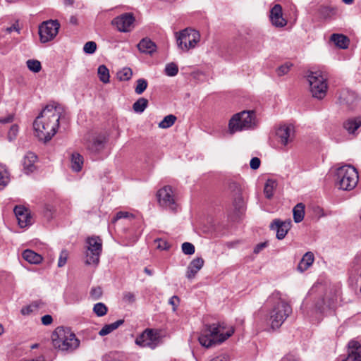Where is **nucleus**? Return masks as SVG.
<instances>
[{
	"label": "nucleus",
	"mask_w": 361,
	"mask_h": 361,
	"mask_svg": "<svg viewBox=\"0 0 361 361\" xmlns=\"http://www.w3.org/2000/svg\"><path fill=\"white\" fill-rule=\"evenodd\" d=\"M63 107L53 102L47 104L33 122L35 135L44 143L56 133Z\"/></svg>",
	"instance_id": "1"
},
{
	"label": "nucleus",
	"mask_w": 361,
	"mask_h": 361,
	"mask_svg": "<svg viewBox=\"0 0 361 361\" xmlns=\"http://www.w3.org/2000/svg\"><path fill=\"white\" fill-rule=\"evenodd\" d=\"M267 304L271 306L269 314L270 326L272 329H279L292 313V307L276 290L268 298Z\"/></svg>",
	"instance_id": "2"
},
{
	"label": "nucleus",
	"mask_w": 361,
	"mask_h": 361,
	"mask_svg": "<svg viewBox=\"0 0 361 361\" xmlns=\"http://www.w3.org/2000/svg\"><path fill=\"white\" fill-rule=\"evenodd\" d=\"M224 326L219 324H206L198 338L200 343L208 348L214 345L220 344L232 336L234 330L232 329L226 333L224 332Z\"/></svg>",
	"instance_id": "3"
},
{
	"label": "nucleus",
	"mask_w": 361,
	"mask_h": 361,
	"mask_svg": "<svg viewBox=\"0 0 361 361\" xmlns=\"http://www.w3.org/2000/svg\"><path fill=\"white\" fill-rule=\"evenodd\" d=\"M51 338L54 348L62 351H73L80 344L74 333L69 329L61 326L56 329Z\"/></svg>",
	"instance_id": "4"
},
{
	"label": "nucleus",
	"mask_w": 361,
	"mask_h": 361,
	"mask_svg": "<svg viewBox=\"0 0 361 361\" xmlns=\"http://www.w3.org/2000/svg\"><path fill=\"white\" fill-rule=\"evenodd\" d=\"M305 78L310 85V91L313 97L322 99L326 94L328 85L326 75L320 69H308Z\"/></svg>",
	"instance_id": "5"
},
{
	"label": "nucleus",
	"mask_w": 361,
	"mask_h": 361,
	"mask_svg": "<svg viewBox=\"0 0 361 361\" xmlns=\"http://www.w3.org/2000/svg\"><path fill=\"white\" fill-rule=\"evenodd\" d=\"M336 185L343 190H351L357 184L358 173L356 169L350 165L339 167L336 173Z\"/></svg>",
	"instance_id": "6"
},
{
	"label": "nucleus",
	"mask_w": 361,
	"mask_h": 361,
	"mask_svg": "<svg viewBox=\"0 0 361 361\" xmlns=\"http://www.w3.org/2000/svg\"><path fill=\"white\" fill-rule=\"evenodd\" d=\"M256 126L255 112L243 111L235 114L229 121L228 128L231 134L237 131L251 128Z\"/></svg>",
	"instance_id": "7"
},
{
	"label": "nucleus",
	"mask_w": 361,
	"mask_h": 361,
	"mask_svg": "<svg viewBox=\"0 0 361 361\" xmlns=\"http://www.w3.org/2000/svg\"><path fill=\"white\" fill-rule=\"evenodd\" d=\"M176 36L177 45L183 51L194 49L200 40V32L190 27L176 32Z\"/></svg>",
	"instance_id": "8"
},
{
	"label": "nucleus",
	"mask_w": 361,
	"mask_h": 361,
	"mask_svg": "<svg viewBox=\"0 0 361 361\" xmlns=\"http://www.w3.org/2000/svg\"><path fill=\"white\" fill-rule=\"evenodd\" d=\"M160 342V331L154 329H146L135 341L136 345L141 348L154 349Z\"/></svg>",
	"instance_id": "9"
},
{
	"label": "nucleus",
	"mask_w": 361,
	"mask_h": 361,
	"mask_svg": "<svg viewBox=\"0 0 361 361\" xmlns=\"http://www.w3.org/2000/svg\"><path fill=\"white\" fill-rule=\"evenodd\" d=\"M88 244L86 251V264H97L102 250V240L99 237H91L87 239Z\"/></svg>",
	"instance_id": "10"
},
{
	"label": "nucleus",
	"mask_w": 361,
	"mask_h": 361,
	"mask_svg": "<svg viewBox=\"0 0 361 361\" xmlns=\"http://www.w3.org/2000/svg\"><path fill=\"white\" fill-rule=\"evenodd\" d=\"M339 105L347 111H353L357 106L360 98L354 91L343 88L338 92Z\"/></svg>",
	"instance_id": "11"
},
{
	"label": "nucleus",
	"mask_w": 361,
	"mask_h": 361,
	"mask_svg": "<svg viewBox=\"0 0 361 361\" xmlns=\"http://www.w3.org/2000/svg\"><path fill=\"white\" fill-rule=\"evenodd\" d=\"M60 24L57 20L43 22L39 27V35L42 43L52 40L58 34Z\"/></svg>",
	"instance_id": "12"
},
{
	"label": "nucleus",
	"mask_w": 361,
	"mask_h": 361,
	"mask_svg": "<svg viewBox=\"0 0 361 361\" xmlns=\"http://www.w3.org/2000/svg\"><path fill=\"white\" fill-rule=\"evenodd\" d=\"M159 204L161 207L172 212H176L178 204L175 200L171 186L166 185L159 189L157 194Z\"/></svg>",
	"instance_id": "13"
},
{
	"label": "nucleus",
	"mask_w": 361,
	"mask_h": 361,
	"mask_svg": "<svg viewBox=\"0 0 361 361\" xmlns=\"http://www.w3.org/2000/svg\"><path fill=\"white\" fill-rule=\"evenodd\" d=\"M135 18L132 13H123L112 20V25L121 32H130L134 27Z\"/></svg>",
	"instance_id": "14"
},
{
	"label": "nucleus",
	"mask_w": 361,
	"mask_h": 361,
	"mask_svg": "<svg viewBox=\"0 0 361 361\" xmlns=\"http://www.w3.org/2000/svg\"><path fill=\"white\" fill-rule=\"evenodd\" d=\"M13 212L20 228H25L32 224L30 212L25 207L17 205Z\"/></svg>",
	"instance_id": "15"
},
{
	"label": "nucleus",
	"mask_w": 361,
	"mask_h": 361,
	"mask_svg": "<svg viewBox=\"0 0 361 361\" xmlns=\"http://www.w3.org/2000/svg\"><path fill=\"white\" fill-rule=\"evenodd\" d=\"M106 137L103 135L94 137L86 142V148L90 154H97L104 149Z\"/></svg>",
	"instance_id": "16"
},
{
	"label": "nucleus",
	"mask_w": 361,
	"mask_h": 361,
	"mask_svg": "<svg viewBox=\"0 0 361 361\" xmlns=\"http://www.w3.org/2000/svg\"><path fill=\"white\" fill-rule=\"evenodd\" d=\"M293 127L290 125L281 126L276 131L278 142L283 146H286L293 140Z\"/></svg>",
	"instance_id": "17"
},
{
	"label": "nucleus",
	"mask_w": 361,
	"mask_h": 361,
	"mask_svg": "<svg viewBox=\"0 0 361 361\" xmlns=\"http://www.w3.org/2000/svg\"><path fill=\"white\" fill-rule=\"evenodd\" d=\"M290 226V221H282L278 219H274L270 224V228L276 231V238L279 240H282L285 238Z\"/></svg>",
	"instance_id": "18"
},
{
	"label": "nucleus",
	"mask_w": 361,
	"mask_h": 361,
	"mask_svg": "<svg viewBox=\"0 0 361 361\" xmlns=\"http://www.w3.org/2000/svg\"><path fill=\"white\" fill-rule=\"evenodd\" d=\"M335 302L334 298L329 295L319 298L314 302V310L317 313H324L326 310L334 308Z\"/></svg>",
	"instance_id": "19"
},
{
	"label": "nucleus",
	"mask_w": 361,
	"mask_h": 361,
	"mask_svg": "<svg viewBox=\"0 0 361 361\" xmlns=\"http://www.w3.org/2000/svg\"><path fill=\"white\" fill-rule=\"evenodd\" d=\"M271 23L276 27H283L286 25V20L283 18L282 7L280 4H276L270 11Z\"/></svg>",
	"instance_id": "20"
},
{
	"label": "nucleus",
	"mask_w": 361,
	"mask_h": 361,
	"mask_svg": "<svg viewBox=\"0 0 361 361\" xmlns=\"http://www.w3.org/2000/svg\"><path fill=\"white\" fill-rule=\"evenodd\" d=\"M342 361H361V345L357 341L349 342L348 356Z\"/></svg>",
	"instance_id": "21"
},
{
	"label": "nucleus",
	"mask_w": 361,
	"mask_h": 361,
	"mask_svg": "<svg viewBox=\"0 0 361 361\" xmlns=\"http://www.w3.org/2000/svg\"><path fill=\"white\" fill-rule=\"evenodd\" d=\"M204 259L202 257H197L192 259L187 268L186 277L188 279L195 278L197 273L202 268Z\"/></svg>",
	"instance_id": "22"
},
{
	"label": "nucleus",
	"mask_w": 361,
	"mask_h": 361,
	"mask_svg": "<svg viewBox=\"0 0 361 361\" xmlns=\"http://www.w3.org/2000/svg\"><path fill=\"white\" fill-rule=\"evenodd\" d=\"M361 126V116L350 118L345 121L343 127L349 134H354Z\"/></svg>",
	"instance_id": "23"
},
{
	"label": "nucleus",
	"mask_w": 361,
	"mask_h": 361,
	"mask_svg": "<svg viewBox=\"0 0 361 361\" xmlns=\"http://www.w3.org/2000/svg\"><path fill=\"white\" fill-rule=\"evenodd\" d=\"M330 40L337 47L343 49H347L350 44L349 38L343 34H333L330 37Z\"/></svg>",
	"instance_id": "24"
},
{
	"label": "nucleus",
	"mask_w": 361,
	"mask_h": 361,
	"mask_svg": "<svg viewBox=\"0 0 361 361\" xmlns=\"http://www.w3.org/2000/svg\"><path fill=\"white\" fill-rule=\"evenodd\" d=\"M314 257L312 252H306L298 265V270L300 272L306 271L314 262Z\"/></svg>",
	"instance_id": "25"
},
{
	"label": "nucleus",
	"mask_w": 361,
	"mask_h": 361,
	"mask_svg": "<svg viewBox=\"0 0 361 361\" xmlns=\"http://www.w3.org/2000/svg\"><path fill=\"white\" fill-rule=\"evenodd\" d=\"M138 49L145 54H152L156 51V44L149 39L144 38L137 44Z\"/></svg>",
	"instance_id": "26"
},
{
	"label": "nucleus",
	"mask_w": 361,
	"mask_h": 361,
	"mask_svg": "<svg viewBox=\"0 0 361 361\" xmlns=\"http://www.w3.org/2000/svg\"><path fill=\"white\" fill-rule=\"evenodd\" d=\"M37 157L35 153L29 152H27L23 159V167L26 173L32 172L35 169V163Z\"/></svg>",
	"instance_id": "27"
},
{
	"label": "nucleus",
	"mask_w": 361,
	"mask_h": 361,
	"mask_svg": "<svg viewBox=\"0 0 361 361\" xmlns=\"http://www.w3.org/2000/svg\"><path fill=\"white\" fill-rule=\"evenodd\" d=\"M83 157L78 152H73L71 158V166L73 171L79 172L83 166Z\"/></svg>",
	"instance_id": "28"
},
{
	"label": "nucleus",
	"mask_w": 361,
	"mask_h": 361,
	"mask_svg": "<svg viewBox=\"0 0 361 361\" xmlns=\"http://www.w3.org/2000/svg\"><path fill=\"white\" fill-rule=\"evenodd\" d=\"M23 258L30 264H39L42 257L31 250H25L22 254Z\"/></svg>",
	"instance_id": "29"
},
{
	"label": "nucleus",
	"mask_w": 361,
	"mask_h": 361,
	"mask_svg": "<svg viewBox=\"0 0 361 361\" xmlns=\"http://www.w3.org/2000/svg\"><path fill=\"white\" fill-rule=\"evenodd\" d=\"M124 323L123 319H118L116 322L106 324L103 326V328L99 331V334L102 336L108 335L109 334L111 333L113 331L118 329L121 325H122Z\"/></svg>",
	"instance_id": "30"
},
{
	"label": "nucleus",
	"mask_w": 361,
	"mask_h": 361,
	"mask_svg": "<svg viewBox=\"0 0 361 361\" xmlns=\"http://www.w3.org/2000/svg\"><path fill=\"white\" fill-rule=\"evenodd\" d=\"M293 219L295 223L301 222L305 216V205L302 203L297 204L293 209Z\"/></svg>",
	"instance_id": "31"
},
{
	"label": "nucleus",
	"mask_w": 361,
	"mask_h": 361,
	"mask_svg": "<svg viewBox=\"0 0 361 361\" xmlns=\"http://www.w3.org/2000/svg\"><path fill=\"white\" fill-rule=\"evenodd\" d=\"M277 186L276 180L269 179L266 182L264 188V193L267 199H271L274 195V190Z\"/></svg>",
	"instance_id": "32"
},
{
	"label": "nucleus",
	"mask_w": 361,
	"mask_h": 361,
	"mask_svg": "<svg viewBox=\"0 0 361 361\" xmlns=\"http://www.w3.org/2000/svg\"><path fill=\"white\" fill-rule=\"evenodd\" d=\"M9 182V174L4 165L0 164V190H3Z\"/></svg>",
	"instance_id": "33"
},
{
	"label": "nucleus",
	"mask_w": 361,
	"mask_h": 361,
	"mask_svg": "<svg viewBox=\"0 0 361 361\" xmlns=\"http://www.w3.org/2000/svg\"><path fill=\"white\" fill-rule=\"evenodd\" d=\"M148 105V100L144 97L139 98L133 105V109L135 112L142 113Z\"/></svg>",
	"instance_id": "34"
},
{
	"label": "nucleus",
	"mask_w": 361,
	"mask_h": 361,
	"mask_svg": "<svg viewBox=\"0 0 361 361\" xmlns=\"http://www.w3.org/2000/svg\"><path fill=\"white\" fill-rule=\"evenodd\" d=\"M176 119V116L173 114L167 115L159 123V127L163 129L169 128L174 124Z\"/></svg>",
	"instance_id": "35"
},
{
	"label": "nucleus",
	"mask_w": 361,
	"mask_h": 361,
	"mask_svg": "<svg viewBox=\"0 0 361 361\" xmlns=\"http://www.w3.org/2000/svg\"><path fill=\"white\" fill-rule=\"evenodd\" d=\"M42 305V303L41 302V301H34L30 305L23 307L21 309V313L23 315L29 314L31 312L37 310Z\"/></svg>",
	"instance_id": "36"
},
{
	"label": "nucleus",
	"mask_w": 361,
	"mask_h": 361,
	"mask_svg": "<svg viewBox=\"0 0 361 361\" xmlns=\"http://www.w3.org/2000/svg\"><path fill=\"white\" fill-rule=\"evenodd\" d=\"M116 75L121 81L128 80L133 75L132 69H121L116 73Z\"/></svg>",
	"instance_id": "37"
},
{
	"label": "nucleus",
	"mask_w": 361,
	"mask_h": 361,
	"mask_svg": "<svg viewBox=\"0 0 361 361\" xmlns=\"http://www.w3.org/2000/svg\"><path fill=\"white\" fill-rule=\"evenodd\" d=\"M233 197L234 207L235 208V209L240 212L244 208L245 206V200L243 197L242 196V193Z\"/></svg>",
	"instance_id": "38"
},
{
	"label": "nucleus",
	"mask_w": 361,
	"mask_h": 361,
	"mask_svg": "<svg viewBox=\"0 0 361 361\" xmlns=\"http://www.w3.org/2000/svg\"><path fill=\"white\" fill-rule=\"evenodd\" d=\"M106 306L102 302H98L94 305L93 311L98 317L104 316L107 312Z\"/></svg>",
	"instance_id": "39"
},
{
	"label": "nucleus",
	"mask_w": 361,
	"mask_h": 361,
	"mask_svg": "<svg viewBox=\"0 0 361 361\" xmlns=\"http://www.w3.org/2000/svg\"><path fill=\"white\" fill-rule=\"evenodd\" d=\"M147 87V81L145 79L140 78L137 80V85L135 92L137 94H142Z\"/></svg>",
	"instance_id": "40"
},
{
	"label": "nucleus",
	"mask_w": 361,
	"mask_h": 361,
	"mask_svg": "<svg viewBox=\"0 0 361 361\" xmlns=\"http://www.w3.org/2000/svg\"><path fill=\"white\" fill-rule=\"evenodd\" d=\"M99 80L104 83L109 82V69H97Z\"/></svg>",
	"instance_id": "41"
},
{
	"label": "nucleus",
	"mask_w": 361,
	"mask_h": 361,
	"mask_svg": "<svg viewBox=\"0 0 361 361\" xmlns=\"http://www.w3.org/2000/svg\"><path fill=\"white\" fill-rule=\"evenodd\" d=\"M228 189L232 192L233 196L242 193V188L240 185L234 181L229 183Z\"/></svg>",
	"instance_id": "42"
},
{
	"label": "nucleus",
	"mask_w": 361,
	"mask_h": 361,
	"mask_svg": "<svg viewBox=\"0 0 361 361\" xmlns=\"http://www.w3.org/2000/svg\"><path fill=\"white\" fill-rule=\"evenodd\" d=\"M182 251L185 255H191L195 253V246L188 242L183 243L182 244Z\"/></svg>",
	"instance_id": "43"
},
{
	"label": "nucleus",
	"mask_w": 361,
	"mask_h": 361,
	"mask_svg": "<svg viewBox=\"0 0 361 361\" xmlns=\"http://www.w3.org/2000/svg\"><path fill=\"white\" fill-rule=\"evenodd\" d=\"M97 44L94 42L90 41L85 44L83 50L87 54H92L96 51Z\"/></svg>",
	"instance_id": "44"
},
{
	"label": "nucleus",
	"mask_w": 361,
	"mask_h": 361,
	"mask_svg": "<svg viewBox=\"0 0 361 361\" xmlns=\"http://www.w3.org/2000/svg\"><path fill=\"white\" fill-rule=\"evenodd\" d=\"M102 295V290L100 287L92 288L90 290V296L93 300H98Z\"/></svg>",
	"instance_id": "45"
},
{
	"label": "nucleus",
	"mask_w": 361,
	"mask_h": 361,
	"mask_svg": "<svg viewBox=\"0 0 361 361\" xmlns=\"http://www.w3.org/2000/svg\"><path fill=\"white\" fill-rule=\"evenodd\" d=\"M103 361H123L119 358L117 353H110L103 357Z\"/></svg>",
	"instance_id": "46"
},
{
	"label": "nucleus",
	"mask_w": 361,
	"mask_h": 361,
	"mask_svg": "<svg viewBox=\"0 0 361 361\" xmlns=\"http://www.w3.org/2000/svg\"><path fill=\"white\" fill-rule=\"evenodd\" d=\"M68 254L66 250L61 251L60 256H59V261H58V267H62L66 264V263L67 262V259H68Z\"/></svg>",
	"instance_id": "47"
},
{
	"label": "nucleus",
	"mask_w": 361,
	"mask_h": 361,
	"mask_svg": "<svg viewBox=\"0 0 361 361\" xmlns=\"http://www.w3.org/2000/svg\"><path fill=\"white\" fill-rule=\"evenodd\" d=\"M123 299L126 302L133 303L135 300V296L133 293L126 292L123 293Z\"/></svg>",
	"instance_id": "48"
},
{
	"label": "nucleus",
	"mask_w": 361,
	"mask_h": 361,
	"mask_svg": "<svg viewBox=\"0 0 361 361\" xmlns=\"http://www.w3.org/2000/svg\"><path fill=\"white\" fill-rule=\"evenodd\" d=\"M260 163V159L258 157H253L251 159L250 162V168L253 170H256L259 169Z\"/></svg>",
	"instance_id": "49"
},
{
	"label": "nucleus",
	"mask_w": 361,
	"mask_h": 361,
	"mask_svg": "<svg viewBox=\"0 0 361 361\" xmlns=\"http://www.w3.org/2000/svg\"><path fill=\"white\" fill-rule=\"evenodd\" d=\"M27 68H41V63L36 59H29L26 62Z\"/></svg>",
	"instance_id": "50"
},
{
	"label": "nucleus",
	"mask_w": 361,
	"mask_h": 361,
	"mask_svg": "<svg viewBox=\"0 0 361 361\" xmlns=\"http://www.w3.org/2000/svg\"><path fill=\"white\" fill-rule=\"evenodd\" d=\"M129 215H130V214L128 212H122V211L118 212L116 213V215L115 216V217H114V219H112V222L115 223L116 221H117L119 219H121L123 218H128L129 216Z\"/></svg>",
	"instance_id": "51"
},
{
	"label": "nucleus",
	"mask_w": 361,
	"mask_h": 361,
	"mask_svg": "<svg viewBox=\"0 0 361 361\" xmlns=\"http://www.w3.org/2000/svg\"><path fill=\"white\" fill-rule=\"evenodd\" d=\"M18 131V127L17 125H13L11 128H10V130L8 132V138L10 140H13V138H15V137L16 136V134Z\"/></svg>",
	"instance_id": "52"
},
{
	"label": "nucleus",
	"mask_w": 361,
	"mask_h": 361,
	"mask_svg": "<svg viewBox=\"0 0 361 361\" xmlns=\"http://www.w3.org/2000/svg\"><path fill=\"white\" fill-rule=\"evenodd\" d=\"M180 302V299L178 296L176 295H173L172 296L169 300V303L173 306V311H176L178 305V303Z\"/></svg>",
	"instance_id": "53"
},
{
	"label": "nucleus",
	"mask_w": 361,
	"mask_h": 361,
	"mask_svg": "<svg viewBox=\"0 0 361 361\" xmlns=\"http://www.w3.org/2000/svg\"><path fill=\"white\" fill-rule=\"evenodd\" d=\"M157 247L162 250H166L169 249L170 245L167 241L164 240L162 239H159Z\"/></svg>",
	"instance_id": "54"
},
{
	"label": "nucleus",
	"mask_w": 361,
	"mask_h": 361,
	"mask_svg": "<svg viewBox=\"0 0 361 361\" xmlns=\"http://www.w3.org/2000/svg\"><path fill=\"white\" fill-rule=\"evenodd\" d=\"M41 320H42V323L46 326L51 324L53 322L52 317L49 314H46V315L43 316L42 317Z\"/></svg>",
	"instance_id": "55"
},
{
	"label": "nucleus",
	"mask_w": 361,
	"mask_h": 361,
	"mask_svg": "<svg viewBox=\"0 0 361 361\" xmlns=\"http://www.w3.org/2000/svg\"><path fill=\"white\" fill-rule=\"evenodd\" d=\"M267 246V242H264V243H260L259 244H257L255 249H254V252L255 254H258L259 252H261L263 249H264Z\"/></svg>",
	"instance_id": "56"
},
{
	"label": "nucleus",
	"mask_w": 361,
	"mask_h": 361,
	"mask_svg": "<svg viewBox=\"0 0 361 361\" xmlns=\"http://www.w3.org/2000/svg\"><path fill=\"white\" fill-rule=\"evenodd\" d=\"M179 69H164V74L169 77L176 76L178 73Z\"/></svg>",
	"instance_id": "57"
},
{
	"label": "nucleus",
	"mask_w": 361,
	"mask_h": 361,
	"mask_svg": "<svg viewBox=\"0 0 361 361\" xmlns=\"http://www.w3.org/2000/svg\"><path fill=\"white\" fill-rule=\"evenodd\" d=\"M13 121V115H12V114H9L4 118H0L1 123H11Z\"/></svg>",
	"instance_id": "58"
},
{
	"label": "nucleus",
	"mask_w": 361,
	"mask_h": 361,
	"mask_svg": "<svg viewBox=\"0 0 361 361\" xmlns=\"http://www.w3.org/2000/svg\"><path fill=\"white\" fill-rule=\"evenodd\" d=\"M276 72L279 77H281L288 73V69H276Z\"/></svg>",
	"instance_id": "59"
},
{
	"label": "nucleus",
	"mask_w": 361,
	"mask_h": 361,
	"mask_svg": "<svg viewBox=\"0 0 361 361\" xmlns=\"http://www.w3.org/2000/svg\"><path fill=\"white\" fill-rule=\"evenodd\" d=\"M6 32H8V33H10V32H13V31H16V32H18L19 29H18V26H17L16 25L13 24V25H12L11 26H10V27H7V28L6 29Z\"/></svg>",
	"instance_id": "60"
},
{
	"label": "nucleus",
	"mask_w": 361,
	"mask_h": 361,
	"mask_svg": "<svg viewBox=\"0 0 361 361\" xmlns=\"http://www.w3.org/2000/svg\"><path fill=\"white\" fill-rule=\"evenodd\" d=\"M281 361H298V360L293 355H288Z\"/></svg>",
	"instance_id": "61"
},
{
	"label": "nucleus",
	"mask_w": 361,
	"mask_h": 361,
	"mask_svg": "<svg viewBox=\"0 0 361 361\" xmlns=\"http://www.w3.org/2000/svg\"><path fill=\"white\" fill-rule=\"evenodd\" d=\"M27 361H45V359L44 356H39L36 358L27 360Z\"/></svg>",
	"instance_id": "62"
},
{
	"label": "nucleus",
	"mask_w": 361,
	"mask_h": 361,
	"mask_svg": "<svg viewBox=\"0 0 361 361\" xmlns=\"http://www.w3.org/2000/svg\"><path fill=\"white\" fill-rule=\"evenodd\" d=\"M75 2V0H63V4L65 6H72Z\"/></svg>",
	"instance_id": "63"
},
{
	"label": "nucleus",
	"mask_w": 361,
	"mask_h": 361,
	"mask_svg": "<svg viewBox=\"0 0 361 361\" xmlns=\"http://www.w3.org/2000/svg\"><path fill=\"white\" fill-rule=\"evenodd\" d=\"M165 68H178V64L176 63L175 62H171V63L166 64Z\"/></svg>",
	"instance_id": "64"
}]
</instances>
